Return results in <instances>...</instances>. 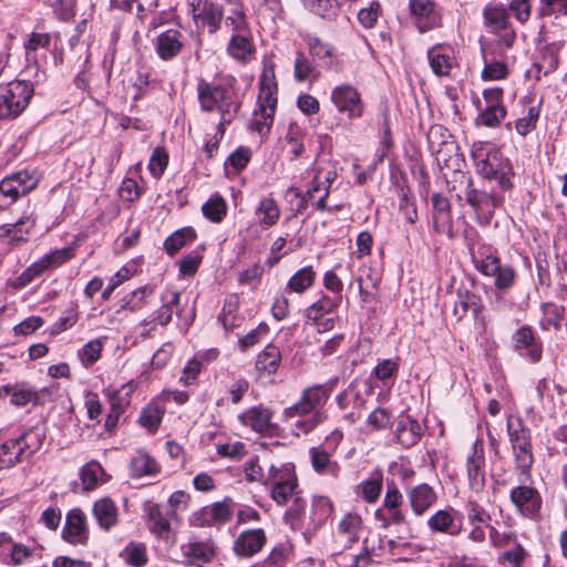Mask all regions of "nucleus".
I'll use <instances>...</instances> for the list:
<instances>
[{"label": "nucleus", "mask_w": 567, "mask_h": 567, "mask_svg": "<svg viewBox=\"0 0 567 567\" xmlns=\"http://www.w3.org/2000/svg\"><path fill=\"white\" fill-rule=\"evenodd\" d=\"M258 84L257 107L250 120V128L257 131L260 135H265L272 125L277 107L278 84L275 74V63L270 58L264 59L262 72Z\"/></svg>", "instance_id": "1"}, {"label": "nucleus", "mask_w": 567, "mask_h": 567, "mask_svg": "<svg viewBox=\"0 0 567 567\" xmlns=\"http://www.w3.org/2000/svg\"><path fill=\"white\" fill-rule=\"evenodd\" d=\"M471 154L480 175L497 181L503 189L512 187L509 162L503 158L502 153L492 143L475 142L472 145Z\"/></svg>", "instance_id": "2"}, {"label": "nucleus", "mask_w": 567, "mask_h": 567, "mask_svg": "<svg viewBox=\"0 0 567 567\" xmlns=\"http://www.w3.org/2000/svg\"><path fill=\"white\" fill-rule=\"evenodd\" d=\"M461 184L464 185V190L462 194H457V198L465 200L472 207L475 219L480 225H488L495 209L502 205L503 198L496 194L475 188L472 179L464 174L461 176Z\"/></svg>", "instance_id": "3"}, {"label": "nucleus", "mask_w": 567, "mask_h": 567, "mask_svg": "<svg viewBox=\"0 0 567 567\" xmlns=\"http://www.w3.org/2000/svg\"><path fill=\"white\" fill-rule=\"evenodd\" d=\"M265 486H270L271 497L278 505H286L298 488L295 465L292 463L270 464L267 468Z\"/></svg>", "instance_id": "4"}, {"label": "nucleus", "mask_w": 567, "mask_h": 567, "mask_svg": "<svg viewBox=\"0 0 567 567\" xmlns=\"http://www.w3.org/2000/svg\"><path fill=\"white\" fill-rule=\"evenodd\" d=\"M33 87L25 81H13L0 87V120L13 118L28 106Z\"/></svg>", "instance_id": "5"}, {"label": "nucleus", "mask_w": 567, "mask_h": 567, "mask_svg": "<svg viewBox=\"0 0 567 567\" xmlns=\"http://www.w3.org/2000/svg\"><path fill=\"white\" fill-rule=\"evenodd\" d=\"M197 91L204 111L217 110L221 113L219 128L223 127L224 123L230 122V113L237 111V105L230 100L228 90L219 85L200 82Z\"/></svg>", "instance_id": "6"}, {"label": "nucleus", "mask_w": 567, "mask_h": 567, "mask_svg": "<svg viewBox=\"0 0 567 567\" xmlns=\"http://www.w3.org/2000/svg\"><path fill=\"white\" fill-rule=\"evenodd\" d=\"M330 100L338 113L348 120H355L363 115L364 103L361 93L351 84L342 83L332 89Z\"/></svg>", "instance_id": "7"}, {"label": "nucleus", "mask_w": 567, "mask_h": 567, "mask_svg": "<svg viewBox=\"0 0 567 567\" xmlns=\"http://www.w3.org/2000/svg\"><path fill=\"white\" fill-rule=\"evenodd\" d=\"M41 445V434L31 431L19 439L9 440L0 446V471L9 468L20 462L25 449L33 453Z\"/></svg>", "instance_id": "8"}, {"label": "nucleus", "mask_w": 567, "mask_h": 567, "mask_svg": "<svg viewBox=\"0 0 567 567\" xmlns=\"http://www.w3.org/2000/svg\"><path fill=\"white\" fill-rule=\"evenodd\" d=\"M474 264L482 275L495 278L494 285L497 289H508L515 281L514 268L511 265H502L497 256L487 255L481 259H474Z\"/></svg>", "instance_id": "9"}, {"label": "nucleus", "mask_w": 567, "mask_h": 567, "mask_svg": "<svg viewBox=\"0 0 567 567\" xmlns=\"http://www.w3.org/2000/svg\"><path fill=\"white\" fill-rule=\"evenodd\" d=\"M284 415L287 422L296 426L297 435L310 432L321 421V414L302 398L296 404L285 409Z\"/></svg>", "instance_id": "10"}, {"label": "nucleus", "mask_w": 567, "mask_h": 567, "mask_svg": "<svg viewBox=\"0 0 567 567\" xmlns=\"http://www.w3.org/2000/svg\"><path fill=\"white\" fill-rule=\"evenodd\" d=\"M38 178L34 174L22 171L14 173L0 182V193L10 198V202H16L21 195H27L35 188Z\"/></svg>", "instance_id": "11"}, {"label": "nucleus", "mask_w": 567, "mask_h": 567, "mask_svg": "<svg viewBox=\"0 0 567 567\" xmlns=\"http://www.w3.org/2000/svg\"><path fill=\"white\" fill-rule=\"evenodd\" d=\"M466 471L470 488L480 493L485 486V457L482 445L475 442L466 456Z\"/></svg>", "instance_id": "12"}, {"label": "nucleus", "mask_w": 567, "mask_h": 567, "mask_svg": "<svg viewBox=\"0 0 567 567\" xmlns=\"http://www.w3.org/2000/svg\"><path fill=\"white\" fill-rule=\"evenodd\" d=\"M137 389V383L133 380L122 385L118 390H109L107 396L111 404V412L107 415L105 426L114 427L120 415L130 404L132 393Z\"/></svg>", "instance_id": "13"}, {"label": "nucleus", "mask_w": 567, "mask_h": 567, "mask_svg": "<svg viewBox=\"0 0 567 567\" xmlns=\"http://www.w3.org/2000/svg\"><path fill=\"white\" fill-rule=\"evenodd\" d=\"M410 13L421 33L434 29L440 24V16L431 0H410Z\"/></svg>", "instance_id": "14"}, {"label": "nucleus", "mask_w": 567, "mask_h": 567, "mask_svg": "<svg viewBox=\"0 0 567 567\" xmlns=\"http://www.w3.org/2000/svg\"><path fill=\"white\" fill-rule=\"evenodd\" d=\"M183 34L175 29L159 33L154 40L155 52L163 61L176 58L183 49Z\"/></svg>", "instance_id": "15"}, {"label": "nucleus", "mask_w": 567, "mask_h": 567, "mask_svg": "<svg viewBox=\"0 0 567 567\" xmlns=\"http://www.w3.org/2000/svg\"><path fill=\"white\" fill-rule=\"evenodd\" d=\"M266 543L262 529H248L239 534L234 543V551L240 557H250L261 550Z\"/></svg>", "instance_id": "16"}, {"label": "nucleus", "mask_w": 567, "mask_h": 567, "mask_svg": "<svg viewBox=\"0 0 567 567\" xmlns=\"http://www.w3.org/2000/svg\"><path fill=\"white\" fill-rule=\"evenodd\" d=\"M511 501L526 516L536 514L542 505L538 492L529 486H518L511 491Z\"/></svg>", "instance_id": "17"}, {"label": "nucleus", "mask_w": 567, "mask_h": 567, "mask_svg": "<svg viewBox=\"0 0 567 567\" xmlns=\"http://www.w3.org/2000/svg\"><path fill=\"white\" fill-rule=\"evenodd\" d=\"M226 52L237 62L244 64L250 62L256 52L251 32L247 34H231Z\"/></svg>", "instance_id": "18"}, {"label": "nucleus", "mask_w": 567, "mask_h": 567, "mask_svg": "<svg viewBox=\"0 0 567 567\" xmlns=\"http://www.w3.org/2000/svg\"><path fill=\"white\" fill-rule=\"evenodd\" d=\"M51 398V391L48 388L35 389L33 386L21 384L11 390V403L17 406H23L29 403L41 404Z\"/></svg>", "instance_id": "19"}, {"label": "nucleus", "mask_w": 567, "mask_h": 567, "mask_svg": "<svg viewBox=\"0 0 567 567\" xmlns=\"http://www.w3.org/2000/svg\"><path fill=\"white\" fill-rule=\"evenodd\" d=\"M272 412L265 406H254L239 415L243 425L249 426L258 433H265L271 429Z\"/></svg>", "instance_id": "20"}, {"label": "nucleus", "mask_w": 567, "mask_h": 567, "mask_svg": "<svg viewBox=\"0 0 567 567\" xmlns=\"http://www.w3.org/2000/svg\"><path fill=\"white\" fill-rule=\"evenodd\" d=\"M182 551L189 564L202 566L212 561L216 547L212 542H189L183 545Z\"/></svg>", "instance_id": "21"}, {"label": "nucleus", "mask_w": 567, "mask_h": 567, "mask_svg": "<svg viewBox=\"0 0 567 567\" xmlns=\"http://www.w3.org/2000/svg\"><path fill=\"white\" fill-rule=\"evenodd\" d=\"M409 502L412 511L416 515L424 514L437 499L434 489L425 484H419L408 492Z\"/></svg>", "instance_id": "22"}, {"label": "nucleus", "mask_w": 567, "mask_h": 567, "mask_svg": "<svg viewBox=\"0 0 567 567\" xmlns=\"http://www.w3.org/2000/svg\"><path fill=\"white\" fill-rule=\"evenodd\" d=\"M513 342L516 350H525V355L532 362H538L542 358V346L536 342L534 332L529 327H522L513 334Z\"/></svg>", "instance_id": "23"}, {"label": "nucleus", "mask_w": 567, "mask_h": 567, "mask_svg": "<svg viewBox=\"0 0 567 567\" xmlns=\"http://www.w3.org/2000/svg\"><path fill=\"white\" fill-rule=\"evenodd\" d=\"M63 537L71 544H82L86 540L85 517L80 509L68 514Z\"/></svg>", "instance_id": "24"}, {"label": "nucleus", "mask_w": 567, "mask_h": 567, "mask_svg": "<svg viewBox=\"0 0 567 567\" xmlns=\"http://www.w3.org/2000/svg\"><path fill=\"white\" fill-rule=\"evenodd\" d=\"M93 515L99 526L105 530H109L117 524V507L109 497L100 498L94 503Z\"/></svg>", "instance_id": "25"}, {"label": "nucleus", "mask_w": 567, "mask_h": 567, "mask_svg": "<svg viewBox=\"0 0 567 567\" xmlns=\"http://www.w3.org/2000/svg\"><path fill=\"white\" fill-rule=\"evenodd\" d=\"M194 22L198 29H207L209 33H215L223 20V10L218 4L210 2L200 11L193 16Z\"/></svg>", "instance_id": "26"}, {"label": "nucleus", "mask_w": 567, "mask_h": 567, "mask_svg": "<svg viewBox=\"0 0 567 567\" xmlns=\"http://www.w3.org/2000/svg\"><path fill=\"white\" fill-rule=\"evenodd\" d=\"M179 303V293L172 289H165L161 293V306L154 311L152 321L166 326L171 322L175 308Z\"/></svg>", "instance_id": "27"}, {"label": "nucleus", "mask_w": 567, "mask_h": 567, "mask_svg": "<svg viewBox=\"0 0 567 567\" xmlns=\"http://www.w3.org/2000/svg\"><path fill=\"white\" fill-rule=\"evenodd\" d=\"M312 468L319 474L338 476L340 466L331 460V455L322 446L311 447L309 450Z\"/></svg>", "instance_id": "28"}, {"label": "nucleus", "mask_w": 567, "mask_h": 567, "mask_svg": "<svg viewBox=\"0 0 567 567\" xmlns=\"http://www.w3.org/2000/svg\"><path fill=\"white\" fill-rule=\"evenodd\" d=\"M231 8L227 11L224 20L225 28L231 34H247L251 30L249 28L243 6L237 1H230Z\"/></svg>", "instance_id": "29"}, {"label": "nucleus", "mask_w": 567, "mask_h": 567, "mask_svg": "<svg viewBox=\"0 0 567 567\" xmlns=\"http://www.w3.org/2000/svg\"><path fill=\"white\" fill-rule=\"evenodd\" d=\"M362 519L358 514L348 513L339 523L338 536L344 544H353L360 539Z\"/></svg>", "instance_id": "30"}, {"label": "nucleus", "mask_w": 567, "mask_h": 567, "mask_svg": "<svg viewBox=\"0 0 567 567\" xmlns=\"http://www.w3.org/2000/svg\"><path fill=\"white\" fill-rule=\"evenodd\" d=\"M131 474L134 477L155 475L159 471L157 462L146 452L138 451L131 460Z\"/></svg>", "instance_id": "31"}, {"label": "nucleus", "mask_w": 567, "mask_h": 567, "mask_svg": "<svg viewBox=\"0 0 567 567\" xmlns=\"http://www.w3.org/2000/svg\"><path fill=\"white\" fill-rule=\"evenodd\" d=\"M337 177V173L331 167H322L319 166L316 173V176L312 182L311 188L307 190L303 196V199H310L313 197L315 193H322L324 196H328L329 188L333 181Z\"/></svg>", "instance_id": "32"}, {"label": "nucleus", "mask_w": 567, "mask_h": 567, "mask_svg": "<svg viewBox=\"0 0 567 567\" xmlns=\"http://www.w3.org/2000/svg\"><path fill=\"white\" fill-rule=\"evenodd\" d=\"M432 71L439 75H449L454 63V58L443 48H432L427 52Z\"/></svg>", "instance_id": "33"}, {"label": "nucleus", "mask_w": 567, "mask_h": 567, "mask_svg": "<svg viewBox=\"0 0 567 567\" xmlns=\"http://www.w3.org/2000/svg\"><path fill=\"white\" fill-rule=\"evenodd\" d=\"M317 272L311 266L303 267L293 274L288 282L286 289L295 293H303L315 282Z\"/></svg>", "instance_id": "34"}, {"label": "nucleus", "mask_w": 567, "mask_h": 567, "mask_svg": "<svg viewBox=\"0 0 567 567\" xmlns=\"http://www.w3.org/2000/svg\"><path fill=\"white\" fill-rule=\"evenodd\" d=\"M454 511L440 509L434 513L427 520L430 529L434 533H449L451 535H457L460 529H452L454 527Z\"/></svg>", "instance_id": "35"}, {"label": "nucleus", "mask_w": 567, "mask_h": 567, "mask_svg": "<svg viewBox=\"0 0 567 567\" xmlns=\"http://www.w3.org/2000/svg\"><path fill=\"white\" fill-rule=\"evenodd\" d=\"M256 215L259 217L260 225L268 228L278 221L280 209L274 198L267 197L260 200L256 209Z\"/></svg>", "instance_id": "36"}, {"label": "nucleus", "mask_w": 567, "mask_h": 567, "mask_svg": "<svg viewBox=\"0 0 567 567\" xmlns=\"http://www.w3.org/2000/svg\"><path fill=\"white\" fill-rule=\"evenodd\" d=\"M105 472L97 462H90L83 466L81 471V481L85 491L95 488L99 484L104 483Z\"/></svg>", "instance_id": "37"}, {"label": "nucleus", "mask_w": 567, "mask_h": 567, "mask_svg": "<svg viewBox=\"0 0 567 567\" xmlns=\"http://www.w3.org/2000/svg\"><path fill=\"white\" fill-rule=\"evenodd\" d=\"M280 361L281 354L279 349L276 346L269 344L258 355L256 367L258 370L272 374L278 370Z\"/></svg>", "instance_id": "38"}, {"label": "nucleus", "mask_w": 567, "mask_h": 567, "mask_svg": "<svg viewBox=\"0 0 567 567\" xmlns=\"http://www.w3.org/2000/svg\"><path fill=\"white\" fill-rule=\"evenodd\" d=\"M421 435V424L417 421L412 420L410 417H406L405 421H401L399 427L396 429L398 440L402 444L413 445L416 443Z\"/></svg>", "instance_id": "39"}, {"label": "nucleus", "mask_w": 567, "mask_h": 567, "mask_svg": "<svg viewBox=\"0 0 567 567\" xmlns=\"http://www.w3.org/2000/svg\"><path fill=\"white\" fill-rule=\"evenodd\" d=\"M148 519L152 523L151 532L158 538L167 539L171 532V524L166 517L163 516L158 506L152 505L147 512Z\"/></svg>", "instance_id": "40"}, {"label": "nucleus", "mask_w": 567, "mask_h": 567, "mask_svg": "<svg viewBox=\"0 0 567 567\" xmlns=\"http://www.w3.org/2000/svg\"><path fill=\"white\" fill-rule=\"evenodd\" d=\"M338 300H334L328 296H323L306 310V317L308 320L318 322L326 315L331 313L338 307Z\"/></svg>", "instance_id": "41"}, {"label": "nucleus", "mask_w": 567, "mask_h": 567, "mask_svg": "<svg viewBox=\"0 0 567 567\" xmlns=\"http://www.w3.org/2000/svg\"><path fill=\"white\" fill-rule=\"evenodd\" d=\"M73 257V249L72 248H62L56 249L45 256H43L41 259H39L37 262L40 266V270L44 271L49 268H55L65 261L70 260Z\"/></svg>", "instance_id": "42"}, {"label": "nucleus", "mask_w": 567, "mask_h": 567, "mask_svg": "<svg viewBox=\"0 0 567 567\" xmlns=\"http://www.w3.org/2000/svg\"><path fill=\"white\" fill-rule=\"evenodd\" d=\"M195 236V231L192 228L177 230L165 240V249L169 255H174L184 247L187 241H192Z\"/></svg>", "instance_id": "43"}, {"label": "nucleus", "mask_w": 567, "mask_h": 567, "mask_svg": "<svg viewBox=\"0 0 567 567\" xmlns=\"http://www.w3.org/2000/svg\"><path fill=\"white\" fill-rule=\"evenodd\" d=\"M516 466L523 473H526L533 464V453L530 441H518L517 444L513 445Z\"/></svg>", "instance_id": "44"}, {"label": "nucleus", "mask_w": 567, "mask_h": 567, "mask_svg": "<svg viewBox=\"0 0 567 567\" xmlns=\"http://www.w3.org/2000/svg\"><path fill=\"white\" fill-rule=\"evenodd\" d=\"M103 349L102 339H94L85 343L79 350L80 361L84 367H90L95 363L100 358Z\"/></svg>", "instance_id": "45"}, {"label": "nucleus", "mask_w": 567, "mask_h": 567, "mask_svg": "<svg viewBox=\"0 0 567 567\" xmlns=\"http://www.w3.org/2000/svg\"><path fill=\"white\" fill-rule=\"evenodd\" d=\"M202 210L209 220L219 223L226 215V203L220 196L215 195L203 205Z\"/></svg>", "instance_id": "46"}, {"label": "nucleus", "mask_w": 567, "mask_h": 567, "mask_svg": "<svg viewBox=\"0 0 567 567\" xmlns=\"http://www.w3.org/2000/svg\"><path fill=\"white\" fill-rule=\"evenodd\" d=\"M122 558L133 567H142L146 564V547L144 544H130L121 554Z\"/></svg>", "instance_id": "47"}, {"label": "nucleus", "mask_w": 567, "mask_h": 567, "mask_svg": "<svg viewBox=\"0 0 567 567\" xmlns=\"http://www.w3.org/2000/svg\"><path fill=\"white\" fill-rule=\"evenodd\" d=\"M484 19L494 31L506 29L508 16L502 7H488L484 11Z\"/></svg>", "instance_id": "48"}, {"label": "nucleus", "mask_w": 567, "mask_h": 567, "mask_svg": "<svg viewBox=\"0 0 567 567\" xmlns=\"http://www.w3.org/2000/svg\"><path fill=\"white\" fill-rule=\"evenodd\" d=\"M506 111L504 106L502 105H488L480 115H478V123L488 126L494 127L501 123V121L505 117Z\"/></svg>", "instance_id": "49"}, {"label": "nucleus", "mask_w": 567, "mask_h": 567, "mask_svg": "<svg viewBox=\"0 0 567 567\" xmlns=\"http://www.w3.org/2000/svg\"><path fill=\"white\" fill-rule=\"evenodd\" d=\"M51 42V37L49 33H39V32H32L29 35V39L24 43L25 54L28 60L34 59V52L42 48L47 49L49 48Z\"/></svg>", "instance_id": "50"}, {"label": "nucleus", "mask_w": 567, "mask_h": 567, "mask_svg": "<svg viewBox=\"0 0 567 567\" xmlns=\"http://www.w3.org/2000/svg\"><path fill=\"white\" fill-rule=\"evenodd\" d=\"M507 431L512 444H517L518 441H530V432L523 425L519 417L509 416L507 420Z\"/></svg>", "instance_id": "51"}, {"label": "nucleus", "mask_w": 567, "mask_h": 567, "mask_svg": "<svg viewBox=\"0 0 567 567\" xmlns=\"http://www.w3.org/2000/svg\"><path fill=\"white\" fill-rule=\"evenodd\" d=\"M540 107L538 105L530 106L528 109L527 115L517 120L516 131L519 135L525 136L536 127Z\"/></svg>", "instance_id": "52"}, {"label": "nucleus", "mask_w": 567, "mask_h": 567, "mask_svg": "<svg viewBox=\"0 0 567 567\" xmlns=\"http://www.w3.org/2000/svg\"><path fill=\"white\" fill-rule=\"evenodd\" d=\"M162 410L156 405H147L143 409L140 423L148 431H155L162 421Z\"/></svg>", "instance_id": "53"}, {"label": "nucleus", "mask_w": 567, "mask_h": 567, "mask_svg": "<svg viewBox=\"0 0 567 567\" xmlns=\"http://www.w3.org/2000/svg\"><path fill=\"white\" fill-rule=\"evenodd\" d=\"M168 164V155L163 148H155L153 152L150 163H148V169L151 174L155 178H159L164 171L166 169Z\"/></svg>", "instance_id": "54"}, {"label": "nucleus", "mask_w": 567, "mask_h": 567, "mask_svg": "<svg viewBox=\"0 0 567 567\" xmlns=\"http://www.w3.org/2000/svg\"><path fill=\"white\" fill-rule=\"evenodd\" d=\"M329 396L327 389L321 385L311 386L303 391L301 398L308 402L312 409H317L324 404Z\"/></svg>", "instance_id": "55"}, {"label": "nucleus", "mask_w": 567, "mask_h": 567, "mask_svg": "<svg viewBox=\"0 0 567 567\" xmlns=\"http://www.w3.org/2000/svg\"><path fill=\"white\" fill-rule=\"evenodd\" d=\"M293 74L298 82H303L311 78H318V74L315 72L311 63L302 54H299L296 59Z\"/></svg>", "instance_id": "56"}, {"label": "nucleus", "mask_w": 567, "mask_h": 567, "mask_svg": "<svg viewBox=\"0 0 567 567\" xmlns=\"http://www.w3.org/2000/svg\"><path fill=\"white\" fill-rule=\"evenodd\" d=\"M507 74V66L499 61H485V66L482 71V78L488 81L502 80Z\"/></svg>", "instance_id": "57"}, {"label": "nucleus", "mask_w": 567, "mask_h": 567, "mask_svg": "<svg viewBox=\"0 0 567 567\" xmlns=\"http://www.w3.org/2000/svg\"><path fill=\"white\" fill-rule=\"evenodd\" d=\"M399 371V362L392 359H385L379 362L373 369L374 377L380 381H385L394 377Z\"/></svg>", "instance_id": "58"}, {"label": "nucleus", "mask_w": 567, "mask_h": 567, "mask_svg": "<svg viewBox=\"0 0 567 567\" xmlns=\"http://www.w3.org/2000/svg\"><path fill=\"white\" fill-rule=\"evenodd\" d=\"M489 538L495 547H504L515 540L516 534L511 528L502 530L496 526H489Z\"/></svg>", "instance_id": "59"}, {"label": "nucleus", "mask_w": 567, "mask_h": 567, "mask_svg": "<svg viewBox=\"0 0 567 567\" xmlns=\"http://www.w3.org/2000/svg\"><path fill=\"white\" fill-rule=\"evenodd\" d=\"M524 555V548L517 545L514 549L503 553L498 561L502 567H522Z\"/></svg>", "instance_id": "60"}, {"label": "nucleus", "mask_w": 567, "mask_h": 567, "mask_svg": "<svg viewBox=\"0 0 567 567\" xmlns=\"http://www.w3.org/2000/svg\"><path fill=\"white\" fill-rule=\"evenodd\" d=\"M381 6L378 2L371 3L369 8L361 9L358 20L364 28H373L380 16Z\"/></svg>", "instance_id": "61"}, {"label": "nucleus", "mask_w": 567, "mask_h": 567, "mask_svg": "<svg viewBox=\"0 0 567 567\" xmlns=\"http://www.w3.org/2000/svg\"><path fill=\"white\" fill-rule=\"evenodd\" d=\"M206 514L209 515V523L221 524L230 518L231 511L227 503H216L206 509Z\"/></svg>", "instance_id": "62"}, {"label": "nucleus", "mask_w": 567, "mask_h": 567, "mask_svg": "<svg viewBox=\"0 0 567 567\" xmlns=\"http://www.w3.org/2000/svg\"><path fill=\"white\" fill-rule=\"evenodd\" d=\"M381 489V478H371L361 484V494L369 503H374L379 498Z\"/></svg>", "instance_id": "63"}, {"label": "nucleus", "mask_w": 567, "mask_h": 567, "mask_svg": "<svg viewBox=\"0 0 567 567\" xmlns=\"http://www.w3.org/2000/svg\"><path fill=\"white\" fill-rule=\"evenodd\" d=\"M43 324V319L41 317H29L19 324L13 328L16 336H29L33 333L35 330L41 328Z\"/></svg>", "instance_id": "64"}]
</instances>
